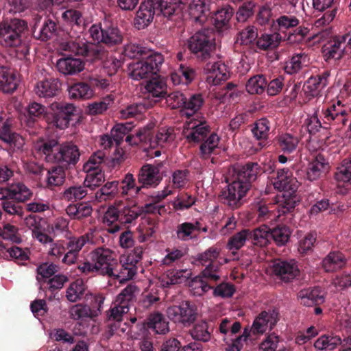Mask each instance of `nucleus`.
<instances>
[{"label":"nucleus","instance_id":"obj_44","mask_svg":"<svg viewBox=\"0 0 351 351\" xmlns=\"http://www.w3.org/2000/svg\"><path fill=\"white\" fill-rule=\"evenodd\" d=\"M145 326L156 334L165 335L169 331V322L160 313L150 314L146 319Z\"/></svg>","mask_w":351,"mask_h":351},{"label":"nucleus","instance_id":"obj_7","mask_svg":"<svg viewBox=\"0 0 351 351\" xmlns=\"http://www.w3.org/2000/svg\"><path fill=\"white\" fill-rule=\"evenodd\" d=\"M143 213V208L136 204L123 208L110 206L104 213V223L108 226V232L114 234L119 231L123 226L134 223Z\"/></svg>","mask_w":351,"mask_h":351},{"label":"nucleus","instance_id":"obj_16","mask_svg":"<svg viewBox=\"0 0 351 351\" xmlns=\"http://www.w3.org/2000/svg\"><path fill=\"white\" fill-rule=\"evenodd\" d=\"M220 252V248L213 245L208 248L204 252L199 254L197 258V261L203 265L208 263L201 274L204 277L213 281H218L220 279V276L217 274L219 266L214 263L219 256Z\"/></svg>","mask_w":351,"mask_h":351},{"label":"nucleus","instance_id":"obj_60","mask_svg":"<svg viewBox=\"0 0 351 351\" xmlns=\"http://www.w3.org/2000/svg\"><path fill=\"white\" fill-rule=\"evenodd\" d=\"M270 128V121L267 118H261L256 121L251 130L256 140L265 141L269 137Z\"/></svg>","mask_w":351,"mask_h":351},{"label":"nucleus","instance_id":"obj_18","mask_svg":"<svg viewBox=\"0 0 351 351\" xmlns=\"http://www.w3.org/2000/svg\"><path fill=\"white\" fill-rule=\"evenodd\" d=\"M272 273L285 282H289L300 274L298 265L295 260L275 259L271 265Z\"/></svg>","mask_w":351,"mask_h":351},{"label":"nucleus","instance_id":"obj_48","mask_svg":"<svg viewBox=\"0 0 351 351\" xmlns=\"http://www.w3.org/2000/svg\"><path fill=\"white\" fill-rule=\"evenodd\" d=\"M274 144L277 151L289 154L295 150L298 144V139L286 133L276 137Z\"/></svg>","mask_w":351,"mask_h":351},{"label":"nucleus","instance_id":"obj_1","mask_svg":"<svg viewBox=\"0 0 351 351\" xmlns=\"http://www.w3.org/2000/svg\"><path fill=\"white\" fill-rule=\"evenodd\" d=\"M274 172V165L259 164L257 162H247L244 165H237L229 170L232 173V180L222 189L218 198L221 203L232 209L241 207L245 202L244 197L252 187L259 176L264 173Z\"/></svg>","mask_w":351,"mask_h":351},{"label":"nucleus","instance_id":"obj_28","mask_svg":"<svg viewBox=\"0 0 351 351\" xmlns=\"http://www.w3.org/2000/svg\"><path fill=\"white\" fill-rule=\"evenodd\" d=\"M258 229L265 240L263 247L266 246L271 239L276 245L284 246L289 241L291 234L290 228L286 226H278L273 229H268L267 227Z\"/></svg>","mask_w":351,"mask_h":351},{"label":"nucleus","instance_id":"obj_58","mask_svg":"<svg viewBox=\"0 0 351 351\" xmlns=\"http://www.w3.org/2000/svg\"><path fill=\"white\" fill-rule=\"evenodd\" d=\"M216 282L204 277L202 274V276H196L191 280L189 287L191 288L193 295L200 296L210 289H213V285L210 283Z\"/></svg>","mask_w":351,"mask_h":351},{"label":"nucleus","instance_id":"obj_43","mask_svg":"<svg viewBox=\"0 0 351 351\" xmlns=\"http://www.w3.org/2000/svg\"><path fill=\"white\" fill-rule=\"evenodd\" d=\"M65 169L58 165L46 169L45 186L49 189H53L56 186L62 185L66 178Z\"/></svg>","mask_w":351,"mask_h":351},{"label":"nucleus","instance_id":"obj_46","mask_svg":"<svg viewBox=\"0 0 351 351\" xmlns=\"http://www.w3.org/2000/svg\"><path fill=\"white\" fill-rule=\"evenodd\" d=\"M18 86L16 75L10 69L0 64V91L4 93H12Z\"/></svg>","mask_w":351,"mask_h":351},{"label":"nucleus","instance_id":"obj_15","mask_svg":"<svg viewBox=\"0 0 351 351\" xmlns=\"http://www.w3.org/2000/svg\"><path fill=\"white\" fill-rule=\"evenodd\" d=\"M80 152L73 142L60 143L56 152L55 162L66 169L74 167L80 160Z\"/></svg>","mask_w":351,"mask_h":351},{"label":"nucleus","instance_id":"obj_38","mask_svg":"<svg viewBox=\"0 0 351 351\" xmlns=\"http://www.w3.org/2000/svg\"><path fill=\"white\" fill-rule=\"evenodd\" d=\"M191 276L189 269H168L161 278V286L165 288L171 285L182 283L186 281Z\"/></svg>","mask_w":351,"mask_h":351},{"label":"nucleus","instance_id":"obj_41","mask_svg":"<svg viewBox=\"0 0 351 351\" xmlns=\"http://www.w3.org/2000/svg\"><path fill=\"white\" fill-rule=\"evenodd\" d=\"M145 88L149 97L156 99L165 97L168 92L166 80L158 75L147 81Z\"/></svg>","mask_w":351,"mask_h":351},{"label":"nucleus","instance_id":"obj_35","mask_svg":"<svg viewBox=\"0 0 351 351\" xmlns=\"http://www.w3.org/2000/svg\"><path fill=\"white\" fill-rule=\"evenodd\" d=\"M60 90V84L57 79L49 78L40 80L34 88L36 95L45 99L52 98L58 95Z\"/></svg>","mask_w":351,"mask_h":351},{"label":"nucleus","instance_id":"obj_22","mask_svg":"<svg viewBox=\"0 0 351 351\" xmlns=\"http://www.w3.org/2000/svg\"><path fill=\"white\" fill-rule=\"evenodd\" d=\"M329 76L330 71H324L315 76H311L305 82L302 90L308 100L319 95L321 90L328 84Z\"/></svg>","mask_w":351,"mask_h":351},{"label":"nucleus","instance_id":"obj_63","mask_svg":"<svg viewBox=\"0 0 351 351\" xmlns=\"http://www.w3.org/2000/svg\"><path fill=\"white\" fill-rule=\"evenodd\" d=\"M86 287L82 280H77L69 285L66 291V297L69 302H75L85 295Z\"/></svg>","mask_w":351,"mask_h":351},{"label":"nucleus","instance_id":"obj_32","mask_svg":"<svg viewBox=\"0 0 351 351\" xmlns=\"http://www.w3.org/2000/svg\"><path fill=\"white\" fill-rule=\"evenodd\" d=\"M348 36H335L327 43L324 49V56L327 60H340L345 51V43Z\"/></svg>","mask_w":351,"mask_h":351},{"label":"nucleus","instance_id":"obj_6","mask_svg":"<svg viewBox=\"0 0 351 351\" xmlns=\"http://www.w3.org/2000/svg\"><path fill=\"white\" fill-rule=\"evenodd\" d=\"M90 261L78 263V269L84 274H97L118 279L121 282V268L118 272L114 268L117 261L114 252L107 247H98L89 254Z\"/></svg>","mask_w":351,"mask_h":351},{"label":"nucleus","instance_id":"obj_23","mask_svg":"<svg viewBox=\"0 0 351 351\" xmlns=\"http://www.w3.org/2000/svg\"><path fill=\"white\" fill-rule=\"evenodd\" d=\"M162 179L160 168L150 164L143 165L138 173V183L142 189L155 187L159 184Z\"/></svg>","mask_w":351,"mask_h":351},{"label":"nucleus","instance_id":"obj_62","mask_svg":"<svg viewBox=\"0 0 351 351\" xmlns=\"http://www.w3.org/2000/svg\"><path fill=\"white\" fill-rule=\"evenodd\" d=\"M267 84V80L265 75H256L248 80L245 88L250 94H261L265 90Z\"/></svg>","mask_w":351,"mask_h":351},{"label":"nucleus","instance_id":"obj_50","mask_svg":"<svg viewBox=\"0 0 351 351\" xmlns=\"http://www.w3.org/2000/svg\"><path fill=\"white\" fill-rule=\"evenodd\" d=\"M309 58L305 53H297L286 62L285 71L290 75L298 73L303 66L308 65Z\"/></svg>","mask_w":351,"mask_h":351},{"label":"nucleus","instance_id":"obj_26","mask_svg":"<svg viewBox=\"0 0 351 351\" xmlns=\"http://www.w3.org/2000/svg\"><path fill=\"white\" fill-rule=\"evenodd\" d=\"M143 254V248L141 246L135 247L132 253L130 254L121 265V282L130 280L136 273V264L141 261Z\"/></svg>","mask_w":351,"mask_h":351},{"label":"nucleus","instance_id":"obj_61","mask_svg":"<svg viewBox=\"0 0 351 351\" xmlns=\"http://www.w3.org/2000/svg\"><path fill=\"white\" fill-rule=\"evenodd\" d=\"M88 190L87 186H85L84 183L83 185L71 186L64 191L62 197L64 199L70 202L81 200L86 195L92 194L88 193Z\"/></svg>","mask_w":351,"mask_h":351},{"label":"nucleus","instance_id":"obj_19","mask_svg":"<svg viewBox=\"0 0 351 351\" xmlns=\"http://www.w3.org/2000/svg\"><path fill=\"white\" fill-rule=\"evenodd\" d=\"M0 141L17 149H21L25 144L24 138L16 132L14 121L10 118L4 119L0 117Z\"/></svg>","mask_w":351,"mask_h":351},{"label":"nucleus","instance_id":"obj_56","mask_svg":"<svg viewBox=\"0 0 351 351\" xmlns=\"http://www.w3.org/2000/svg\"><path fill=\"white\" fill-rule=\"evenodd\" d=\"M141 189V185L136 182L134 175L130 173L125 174L121 184H119V193L123 196L127 195H137Z\"/></svg>","mask_w":351,"mask_h":351},{"label":"nucleus","instance_id":"obj_47","mask_svg":"<svg viewBox=\"0 0 351 351\" xmlns=\"http://www.w3.org/2000/svg\"><path fill=\"white\" fill-rule=\"evenodd\" d=\"M295 193L291 191L283 193L278 205V212L280 215L292 213L295 210L300 202V198Z\"/></svg>","mask_w":351,"mask_h":351},{"label":"nucleus","instance_id":"obj_33","mask_svg":"<svg viewBox=\"0 0 351 351\" xmlns=\"http://www.w3.org/2000/svg\"><path fill=\"white\" fill-rule=\"evenodd\" d=\"M300 304L305 306L321 305L325 302V296L319 287L304 289L298 293Z\"/></svg>","mask_w":351,"mask_h":351},{"label":"nucleus","instance_id":"obj_27","mask_svg":"<svg viewBox=\"0 0 351 351\" xmlns=\"http://www.w3.org/2000/svg\"><path fill=\"white\" fill-rule=\"evenodd\" d=\"M278 315V311L276 309L262 311L254 319L251 329H249L250 333L263 334L266 331L268 324L271 329L273 328L279 320Z\"/></svg>","mask_w":351,"mask_h":351},{"label":"nucleus","instance_id":"obj_12","mask_svg":"<svg viewBox=\"0 0 351 351\" xmlns=\"http://www.w3.org/2000/svg\"><path fill=\"white\" fill-rule=\"evenodd\" d=\"M138 292V287L132 284L123 289L107 312V321L122 322L123 315L129 311L130 304L135 300V294Z\"/></svg>","mask_w":351,"mask_h":351},{"label":"nucleus","instance_id":"obj_21","mask_svg":"<svg viewBox=\"0 0 351 351\" xmlns=\"http://www.w3.org/2000/svg\"><path fill=\"white\" fill-rule=\"evenodd\" d=\"M204 71L207 75L206 80L210 85H218L230 76L227 66L220 61H208L204 66Z\"/></svg>","mask_w":351,"mask_h":351},{"label":"nucleus","instance_id":"obj_57","mask_svg":"<svg viewBox=\"0 0 351 351\" xmlns=\"http://www.w3.org/2000/svg\"><path fill=\"white\" fill-rule=\"evenodd\" d=\"M256 21L258 25L273 30L276 20L273 17L271 8L267 5L260 6L256 15Z\"/></svg>","mask_w":351,"mask_h":351},{"label":"nucleus","instance_id":"obj_36","mask_svg":"<svg viewBox=\"0 0 351 351\" xmlns=\"http://www.w3.org/2000/svg\"><path fill=\"white\" fill-rule=\"evenodd\" d=\"M347 263L345 255L339 250L331 251L322 260V266L328 273H332L342 269Z\"/></svg>","mask_w":351,"mask_h":351},{"label":"nucleus","instance_id":"obj_20","mask_svg":"<svg viewBox=\"0 0 351 351\" xmlns=\"http://www.w3.org/2000/svg\"><path fill=\"white\" fill-rule=\"evenodd\" d=\"M271 183L279 191L296 192L299 182L288 168L278 169L275 176L271 178Z\"/></svg>","mask_w":351,"mask_h":351},{"label":"nucleus","instance_id":"obj_64","mask_svg":"<svg viewBox=\"0 0 351 351\" xmlns=\"http://www.w3.org/2000/svg\"><path fill=\"white\" fill-rule=\"evenodd\" d=\"M250 337V330L245 328L243 333L240 335L228 337L226 342V351H241L244 343H246Z\"/></svg>","mask_w":351,"mask_h":351},{"label":"nucleus","instance_id":"obj_10","mask_svg":"<svg viewBox=\"0 0 351 351\" xmlns=\"http://www.w3.org/2000/svg\"><path fill=\"white\" fill-rule=\"evenodd\" d=\"M28 32L27 22L13 18L0 22V45L5 47H17L22 44L23 36Z\"/></svg>","mask_w":351,"mask_h":351},{"label":"nucleus","instance_id":"obj_2","mask_svg":"<svg viewBox=\"0 0 351 351\" xmlns=\"http://www.w3.org/2000/svg\"><path fill=\"white\" fill-rule=\"evenodd\" d=\"M92 39L97 44L80 39L70 40L63 45V49L75 56H83L89 62L102 60L107 56V51L101 44L108 47H116L123 40V34L117 25L104 23L94 24L89 29Z\"/></svg>","mask_w":351,"mask_h":351},{"label":"nucleus","instance_id":"obj_5","mask_svg":"<svg viewBox=\"0 0 351 351\" xmlns=\"http://www.w3.org/2000/svg\"><path fill=\"white\" fill-rule=\"evenodd\" d=\"M199 117V118H193L186 121L187 128H184V132L189 143H202L199 147L200 156L206 159L217 148L219 137L215 132L209 134L211 130L210 126L205 117Z\"/></svg>","mask_w":351,"mask_h":351},{"label":"nucleus","instance_id":"obj_9","mask_svg":"<svg viewBox=\"0 0 351 351\" xmlns=\"http://www.w3.org/2000/svg\"><path fill=\"white\" fill-rule=\"evenodd\" d=\"M173 130L172 128H162L156 134L152 131V126L147 125L136 131L135 135H129L125 138V141L130 145H138L144 143L152 148L160 146L163 147L174 140Z\"/></svg>","mask_w":351,"mask_h":351},{"label":"nucleus","instance_id":"obj_59","mask_svg":"<svg viewBox=\"0 0 351 351\" xmlns=\"http://www.w3.org/2000/svg\"><path fill=\"white\" fill-rule=\"evenodd\" d=\"M280 36L279 34H262L255 40L257 48L260 50L267 51L273 49L278 46Z\"/></svg>","mask_w":351,"mask_h":351},{"label":"nucleus","instance_id":"obj_52","mask_svg":"<svg viewBox=\"0 0 351 351\" xmlns=\"http://www.w3.org/2000/svg\"><path fill=\"white\" fill-rule=\"evenodd\" d=\"M213 328L206 321H201L195 324L190 330L189 333L192 338L198 341L208 342L211 339Z\"/></svg>","mask_w":351,"mask_h":351},{"label":"nucleus","instance_id":"obj_14","mask_svg":"<svg viewBox=\"0 0 351 351\" xmlns=\"http://www.w3.org/2000/svg\"><path fill=\"white\" fill-rule=\"evenodd\" d=\"M261 234V231L258 228L252 231L243 229L229 238L226 245L227 249L240 250L245 245L247 241H250L254 245L263 247L265 240Z\"/></svg>","mask_w":351,"mask_h":351},{"label":"nucleus","instance_id":"obj_53","mask_svg":"<svg viewBox=\"0 0 351 351\" xmlns=\"http://www.w3.org/2000/svg\"><path fill=\"white\" fill-rule=\"evenodd\" d=\"M68 91L72 99H88L94 96V92L88 81L73 84L69 87Z\"/></svg>","mask_w":351,"mask_h":351},{"label":"nucleus","instance_id":"obj_8","mask_svg":"<svg viewBox=\"0 0 351 351\" xmlns=\"http://www.w3.org/2000/svg\"><path fill=\"white\" fill-rule=\"evenodd\" d=\"M186 47L199 61H207L215 49V34L212 29L197 31L186 41Z\"/></svg>","mask_w":351,"mask_h":351},{"label":"nucleus","instance_id":"obj_37","mask_svg":"<svg viewBox=\"0 0 351 351\" xmlns=\"http://www.w3.org/2000/svg\"><path fill=\"white\" fill-rule=\"evenodd\" d=\"M204 100L201 94H193L189 98L185 97L184 104L181 110L183 116H185L189 120L193 118H199L202 116L199 112L202 107Z\"/></svg>","mask_w":351,"mask_h":351},{"label":"nucleus","instance_id":"obj_30","mask_svg":"<svg viewBox=\"0 0 351 351\" xmlns=\"http://www.w3.org/2000/svg\"><path fill=\"white\" fill-rule=\"evenodd\" d=\"M56 68L64 75H75L84 69L85 62L80 58L69 55L57 61Z\"/></svg>","mask_w":351,"mask_h":351},{"label":"nucleus","instance_id":"obj_17","mask_svg":"<svg viewBox=\"0 0 351 351\" xmlns=\"http://www.w3.org/2000/svg\"><path fill=\"white\" fill-rule=\"evenodd\" d=\"M104 301L102 295H97L93 298L90 307L81 304L73 306L69 311L70 316L75 320L96 317L101 312Z\"/></svg>","mask_w":351,"mask_h":351},{"label":"nucleus","instance_id":"obj_13","mask_svg":"<svg viewBox=\"0 0 351 351\" xmlns=\"http://www.w3.org/2000/svg\"><path fill=\"white\" fill-rule=\"evenodd\" d=\"M167 313L170 319L185 326L193 324L197 316V306L190 301H184L179 306H170Z\"/></svg>","mask_w":351,"mask_h":351},{"label":"nucleus","instance_id":"obj_49","mask_svg":"<svg viewBox=\"0 0 351 351\" xmlns=\"http://www.w3.org/2000/svg\"><path fill=\"white\" fill-rule=\"evenodd\" d=\"M234 14L233 8L229 5H223L215 12L214 16V25L218 30L228 29L230 27V21Z\"/></svg>","mask_w":351,"mask_h":351},{"label":"nucleus","instance_id":"obj_40","mask_svg":"<svg viewBox=\"0 0 351 351\" xmlns=\"http://www.w3.org/2000/svg\"><path fill=\"white\" fill-rule=\"evenodd\" d=\"M37 28L36 21L33 27L34 37L41 41H47L56 35L58 27L55 21L45 18L42 26L38 29Z\"/></svg>","mask_w":351,"mask_h":351},{"label":"nucleus","instance_id":"obj_31","mask_svg":"<svg viewBox=\"0 0 351 351\" xmlns=\"http://www.w3.org/2000/svg\"><path fill=\"white\" fill-rule=\"evenodd\" d=\"M189 13L195 23L204 24L211 14L210 0H192L189 5Z\"/></svg>","mask_w":351,"mask_h":351},{"label":"nucleus","instance_id":"obj_3","mask_svg":"<svg viewBox=\"0 0 351 351\" xmlns=\"http://www.w3.org/2000/svg\"><path fill=\"white\" fill-rule=\"evenodd\" d=\"M32 195L31 191L23 183L18 182L8 187H0V200L3 211L14 218H23L25 210L41 213L49 209L48 204L30 202L23 206V202L29 200Z\"/></svg>","mask_w":351,"mask_h":351},{"label":"nucleus","instance_id":"obj_29","mask_svg":"<svg viewBox=\"0 0 351 351\" xmlns=\"http://www.w3.org/2000/svg\"><path fill=\"white\" fill-rule=\"evenodd\" d=\"M322 114L326 123L334 122L344 126L348 122V112L339 100L323 108Z\"/></svg>","mask_w":351,"mask_h":351},{"label":"nucleus","instance_id":"obj_4","mask_svg":"<svg viewBox=\"0 0 351 351\" xmlns=\"http://www.w3.org/2000/svg\"><path fill=\"white\" fill-rule=\"evenodd\" d=\"M51 112L47 113L46 107L37 102H32L27 106L29 117L26 125L34 127L36 119L46 115V121L49 128L52 130H64L69 125L71 120L75 115L76 107L67 102H53L50 105Z\"/></svg>","mask_w":351,"mask_h":351},{"label":"nucleus","instance_id":"obj_25","mask_svg":"<svg viewBox=\"0 0 351 351\" xmlns=\"http://www.w3.org/2000/svg\"><path fill=\"white\" fill-rule=\"evenodd\" d=\"M157 11L153 0H146L142 2L136 12L134 24L138 29H143L148 27L154 19Z\"/></svg>","mask_w":351,"mask_h":351},{"label":"nucleus","instance_id":"obj_39","mask_svg":"<svg viewBox=\"0 0 351 351\" xmlns=\"http://www.w3.org/2000/svg\"><path fill=\"white\" fill-rule=\"evenodd\" d=\"M338 187L345 188L348 191L351 187V158L344 159L341 165L337 167L334 175ZM346 191H341L344 193Z\"/></svg>","mask_w":351,"mask_h":351},{"label":"nucleus","instance_id":"obj_34","mask_svg":"<svg viewBox=\"0 0 351 351\" xmlns=\"http://www.w3.org/2000/svg\"><path fill=\"white\" fill-rule=\"evenodd\" d=\"M329 168L324 156L319 154L308 163L306 178L310 181L317 180L326 173Z\"/></svg>","mask_w":351,"mask_h":351},{"label":"nucleus","instance_id":"obj_24","mask_svg":"<svg viewBox=\"0 0 351 351\" xmlns=\"http://www.w3.org/2000/svg\"><path fill=\"white\" fill-rule=\"evenodd\" d=\"M187 0H153L157 15H161L169 20L178 16L184 8Z\"/></svg>","mask_w":351,"mask_h":351},{"label":"nucleus","instance_id":"obj_42","mask_svg":"<svg viewBox=\"0 0 351 351\" xmlns=\"http://www.w3.org/2000/svg\"><path fill=\"white\" fill-rule=\"evenodd\" d=\"M313 8L319 12H324L330 8L331 10L326 12L318 22L322 21L323 24H329L335 17L337 7L335 0H313Z\"/></svg>","mask_w":351,"mask_h":351},{"label":"nucleus","instance_id":"obj_51","mask_svg":"<svg viewBox=\"0 0 351 351\" xmlns=\"http://www.w3.org/2000/svg\"><path fill=\"white\" fill-rule=\"evenodd\" d=\"M119 193V182L117 180L107 182L91 198L95 197L98 202L107 201L114 198Z\"/></svg>","mask_w":351,"mask_h":351},{"label":"nucleus","instance_id":"obj_54","mask_svg":"<svg viewBox=\"0 0 351 351\" xmlns=\"http://www.w3.org/2000/svg\"><path fill=\"white\" fill-rule=\"evenodd\" d=\"M200 228V223L198 221H196L195 223L184 222L179 224L177 227V237L183 241H189L197 237Z\"/></svg>","mask_w":351,"mask_h":351},{"label":"nucleus","instance_id":"obj_45","mask_svg":"<svg viewBox=\"0 0 351 351\" xmlns=\"http://www.w3.org/2000/svg\"><path fill=\"white\" fill-rule=\"evenodd\" d=\"M59 142L57 139L51 138L38 141L35 145V149L40 154L45 156L48 162H55L56 152H58Z\"/></svg>","mask_w":351,"mask_h":351},{"label":"nucleus","instance_id":"obj_55","mask_svg":"<svg viewBox=\"0 0 351 351\" xmlns=\"http://www.w3.org/2000/svg\"><path fill=\"white\" fill-rule=\"evenodd\" d=\"M342 339L339 335H324L320 336L314 343V346L319 350H334L341 346Z\"/></svg>","mask_w":351,"mask_h":351},{"label":"nucleus","instance_id":"obj_11","mask_svg":"<svg viewBox=\"0 0 351 351\" xmlns=\"http://www.w3.org/2000/svg\"><path fill=\"white\" fill-rule=\"evenodd\" d=\"M163 62L164 58L161 53L151 52L141 60L130 64V75L135 80L148 78L159 71Z\"/></svg>","mask_w":351,"mask_h":351}]
</instances>
